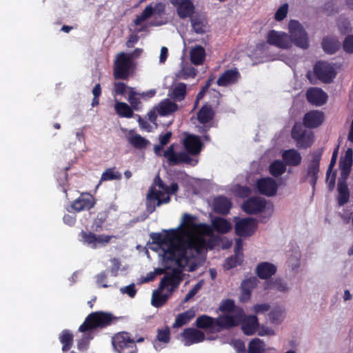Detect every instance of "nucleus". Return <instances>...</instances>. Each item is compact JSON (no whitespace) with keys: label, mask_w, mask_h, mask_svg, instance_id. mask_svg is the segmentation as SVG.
<instances>
[{"label":"nucleus","mask_w":353,"mask_h":353,"mask_svg":"<svg viewBox=\"0 0 353 353\" xmlns=\"http://www.w3.org/2000/svg\"><path fill=\"white\" fill-rule=\"evenodd\" d=\"M343 48L347 53H353V35H349L345 38Z\"/></svg>","instance_id":"57"},{"label":"nucleus","mask_w":353,"mask_h":353,"mask_svg":"<svg viewBox=\"0 0 353 353\" xmlns=\"http://www.w3.org/2000/svg\"><path fill=\"white\" fill-rule=\"evenodd\" d=\"M264 288L265 290L275 289L282 292H286L288 290L287 283L283 282L281 279L266 281Z\"/></svg>","instance_id":"42"},{"label":"nucleus","mask_w":353,"mask_h":353,"mask_svg":"<svg viewBox=\"0 0 353 353\" xmlns=\"http://www.w3.org/2000/svg\"><path fill=\"white\" fill-rule=\"evenodd\" d=\"M178 190L177 183H172L170 186H168L160 176L157 175L147 194L146 205L148 211L152 212L157 207L168 203L170 201V195L177 192Z\"/></svg>","instance_id":"2"},{"label":"nucleus","mask_w":353,"mask_h":353,"mask_svg":"<svg viewBox=\"0 0 353 353\" xmlns=\"http://www.w3.org/2000/svg\"><path fill=\"white\" fill-rule=\"evenodd\" d=\"M239 77V73L236 70H228L218 79L217 84L219 86H227L236 82Z\"/></svg>","instance_id":"31"},{"label":"nucleus","mask_w":353,"mask_h":353,"mask_svg":"<svg viewBox=\"0 0 353 353\" xmlns=\"http://www.w3.org/2000/svg\"><path fill=\"white\" fill-rule=\"evenodd\" d=\"M190 61L194 65L203 64L206 57L205 48L199 45L192 47L190 51Z\"/></svg>","instance_id":"30"},{"label":"nucleus","mask_w":353,"mask_h":353,"mask_svg":"<svg viewBox=\"0 0 353 353\" xmlns=\"http://www.w3.org/2000/svg\"><path fill=\"white\" fill-rule=\"evenodd\" d=\"M83 337L77 343V347L80 351H85L88 348L90 341L93 336L90 333L84 332Z\"/></svg>","instance_id":"53"},{"label":"nucleus","mask_w":353,"mask_h":353,"mask_svg":"<svg viewBox=\"0 0 353 353\" xmlns=\"http://www.w3.org/2000/svg\"><path fill=\"white\" fill-rule=\"evenodd\" d=\"M128 139L130 143L137 148H145L150 143L149 141L132 130L128 133Z\"/></svg>","instance_id":"37"},{"label":"nucleus","mask_w":353,"mask_h":353,"mask_svg":"<svg viewBox=\"0 0 353 353\" xmlns=\"http://www.w3.org/2000/svg\"><path fill=\"white\" fill-rule=\"evenodd\" d=\"M121 292L123 294H127L131 298L134 297L137 294V290L134 283L121 288Z\"/></svg>","instance_id":"60"},{"label":"nucleus","mask_w":353,"mask_h":353,"mask_svg":"<svg viewBox=\"0 0 353 353\" xmlns=\"http://www.w3.org/2000/svg\"><path fill=\"white\" fill-rule=\"evenodd\" d=\"M315 75L323 82H330L335 77L336 72L333 66L327 62L320 61L314 68Z\"/></svg>","instance_id":"17"},{"label":"nucleus","mask_w":353,"mask_h":353,"mask_svg":"<svg viewBox=\"0 0 353 353\" xmlns=\"http://www.w3.org/2000/svg\"><path fill=\"white\" fill-rule=\"evenodd\" d=\"M165 3L161 2L151 3L145 7L143 11L134 20V24L139 26L143 21L154 15L161 16L165 13Z\"/></svg>","instance_id":"14"},{"label":"nucleus","mask_w":353,"mask_h":353,"mask_svg":"<svg viewBox=\"0 0 353 353\" xmlns=\"http://www.w3.org/2000/svg\"><path fill=\"white\" fill-rule=\"evenodd\" d=\"M243 316V310H240L235 316L221 315L215 319L214 332H221L223 329H229L240 324Z\"/></svg>","instance_id":"10"},{"label":"nucleus","mask_w":353,"mask_h":353,"mask_svg":"<svg viewBox=\"0 0 353 353\" xmlns=\"http://www.w3.org/2000/svg\"><path fill=\"white\" fill-rule=\"evenodd\" d=\"M323 50L329 53L335 52L340 48V42L335 38H325L323 41Z\"/></svg>","instance_id":"43"},{"label":"nucleus","mask_w":353,"mask_h":353,"mask_svg":"<svg viewBox=\"0 0 353 353\" xmlns=\"http://www.w3.org/2000/svg\"><path fill=\"white\" fill-rule=\"evenodd\" d=\"M132 66L133 62L128 53L122 52L117 54L114 60V77L121 79H127Z\"/></svg>","instance_id":"7"},{"label":"nucleus","mask_w":353,"mask_h":353,"mask_svg":"<svg viewBox=\"0 0 353 353\" xmlns=\"http://www.w3.org/2000/svg\"><path fill=\"white\" fill-rule=\"evenodd\" d=\"M270 309V305L268 303L256 304L254 305V311L256 314L264 313Z\"/></svg>","instance_id":"61"},{"label":"nucleus","mask_w":353,"mask_h":353,"mask_svg":"<svg viewBox=\"0 0 353 353\" xmlns=\"http://www.w3.org/2000/svg\"><path fill=\"white\" fill-rule=\"evenodd\" d=\"M172 94L175 100H183L186 94V85L183 83H177L174 87Z\"/></svg>","instance_id":"49"},{"label":"nucleus","mask_w":353,"mask_h":353,"mask_svg":"<svg viewBox=\"0 0 353 353\" xmlns=\"http://www.w3.org/2000/svg\"><path fill=\"white\" fill-rule=\"evenodd\" d=\"M197 70L191 65H183L182 68L176 74L178 79H188L194 78Z\"/></svg>","instance_id":"45"},{"label":"nucleus","mask_w":353,"mask_h":353,"mask_svg":"<svg viewBox=\"0 0 353 353\" xmlns=\"http://www.w3.org/2000/svg\"><path fill=\"white\" fill-rule=\"evenodd\" d=\"M194 223H190L194 228V235L202 236L204 239V236H212L214 230L221 234H225L232 228V222H211L212 226L204 223L194 224Z\"/></svg>","instance_id":"4"},{"label":"nucleus","mask_w":353,"mask_h":353,"mask_svg":"<svg viewBox=\"0 0 353 353\" xmlns=\"http://www.w3.org/2000/svg\"><path fill=\"white\" fill-rule=\"evenodd\" d=\"M114 108L120 117L130 118L133 116L132 108L125 103L116 101Z\"/></svg>","instance_id":"41"},{"label":"nucleus","mask_w":353,"mask_h":353,"mask_svg":"<svg viewBox=\"0 0 353 353\" xmlns=\"http://www.w3.org/2000/svg\"><path fill=\"white\" fill-rule=\"evenodd\" d=\"M114 348L119 353H137V347L135 341L127 332H121L116 334L112 339Z\"/></svg>","instance_id":"5"},{"label":"nucleus","mask_w":353,"mask_h":353,"mask_svg":"<svg viewBox=\"0 0 353 353\" xmlns=\"http://www.w3.org/2000/svg\"><path fill=\"white\" fill-rule=\"evenodd\" d=\"M256 279L255 277L249 278L244 280L242 283L241 288L244 290H249L250 292L256 286Z\"/></svg>","instance_id":"58"},{"label":"nucleus","mask_w":353,"mask_h":353,"mask_svg":"<svg viewBox=\"0 0 353 353\" xmlns=\"http://www.w3.org/2000/svg\"><path fill=\"white\" fill-rule=\"evenodd\" d=\"M338 202L340 205H343L349 201V190L345 181L340 180L338 185Z\"/></svg>","instance_id":"38"},{"label":"nucleus","mask_w":353,"mask_h":353,"mask_svg":"<svg viewBox=\"0 0 353 353\" xmlns=\"http://www.w3.org/2000/svg\"><path fill=\"white\" fill-rule=\"evenodd\" d=\"M235 309V303L232 299H225L222 301L219 310L223 312H232Z\"/></svg>","instance_id":"54"},{"label":"nucleus","mask_w":353,"mask_h":353,"mask_svg":"<svg viewBox=\"0 0 353 353\" xmlns=\"http://www.w3.org/2000/svg\"><path fill=\"white\" fill-rule=\"evenodd\" d=\"M306 97L310 103L316 106L323 105L327 99L326 93L318 88H310L307 91Z\"/></svg>","instance_id":"23"},{"label":"nucleus","mask_w":353,"mask_h":353,"mask_svg":"<svg viewBox=\"0 0 353 353\" xmlns=\"http://www.w3.org/2000/svg\"><path fill=\"white\" fill-rule=\"evenodd\" d=\"M186 150L192 154H197L201 150V142L199 138L194 135H188L183 140Z\"/></svg>","instance_id":"29"},{"label":"nucleus","mask_w":353,"mask_h":353,"mask_svg":"<svg viewBox=\"0 0 353 353\" xmlns=\"http://www.w3.org/2000/svg\"><path fill=\"white\" fill-rule=\"evenodd\" d=\"M157 337L160 342L168 343L170 340V329L168 327L163 330L159 329Z\"/></svg>","instance_id":"55"},{"label":"nucleus","mask_w":353,"mask_h":353,"mask_svg":"<svg viewBox=\"0 0 353 353\" xmlns=\"http://www.w3.org/2000/svg\"><path fill=\"white\" fill-rule=\"evenodd\" d=\"M83 243L95 249L99 245H105L110 242L113 236L101 234L97 235L92 232L81 231L79 234Z\"/></svg>","instance_id":"12"},{"label":"nucleus","mask_w":353,"mask_h":353,"mask_svg":"<svg viewBox=\"0 0 353 353\" xmlns=\"http://www.w3.org/2000/svg\"><path fill=\"white\" fill-rule=\"evenodd\" d=\"M94 205V197L87 193L81 194L71 204V208L75 212L88 210Z\"/></svg>","instance_id":"21"},{"label":"nucleus","mask_w":353,"mask_h":353,"mask_svg":"<svg viewBox=\"0 0 353 353\" xmlns=\"http://www.w3.org/2000/svg\"><path fill=\"white\" fill-rule=\"evenodd\" d=\"M163 156L168 159L170 165H177L181 163L195 165L197 160L194 159L185 152L176 153L174 149V145H171L163 153Z\"/></svg>","instance_id":"8"},{"label":"nucleus","mask_w":353,"mask_h":353,"mask_svg":"<svg viewBox=\"0 0 353 353\" xmlns=\"http://www.w3.org/2000/svg\"><path fill=\"white\" fill-rule=\"evenodd\" d=\"M213 112L209 105H204L198 112L197 119L200 123H205L212 119Z\"/></svg>","instance_id":"48"},{"label":"nucleus","mask_w":353,"mask_h":353,"mask_svg":"<svg viewBox=\"0 0 353 353\" xmlns=\"http://www.w3.org/2000/svg\"><path fill=\"white\" fill-rule=\"evenodd\" d=\"M107 279V274L103 271L96 276V283L98 286L101 288H108L109 285L105 283Z\"/></svg>","instance_id":"59"},{"label":"nucleus","mask_w":353,"mask_h":353,"mask_svg":"<svg viewBox=\"0 0 353 353\" xmlns=\"http://www.w3.org/2000/svg\"><path fill=\"white\" fill-rule=\"evenodd\" d=\"M321 158V152L318 151L312 154L311 159L307 165L305 180L314 188L319 172V162Z\"/></svg>","instance_id":"13"},{"label":"nucleus","mask_w":353,"mask_h":353,"mask_svg":"<svg viewBox=\"0 0 353 353\" xmlns=\"http://www.w3.org/2000/svg\"><path fill=\"white\" fill-rule=\"evenodd\" d=\"M182 281L181 272L174 269L172 272L166 273L161 279L159 283V290H163L165 288L170 286V291L178 288Z\"/></svg>","instance_id":"19"},{"label":"nucleus","mask_w":353,"mask_h":353,"mask_svg":"<svg viewBox=\"0 0 353 353\" xmlns=\"http://www.w3.org/2000/svg\"><path fill=\"white\" fill-rule=\"evenodd\" d=\"M161 291L159 289L152 293L151 304L157 308L163 306L170 298V294H162Z\"/></svg>","instance_id":"36"},{"label":"nucleus","mask_w":353,"mask_h":353,"mask_svg":"<svg viewBox=\"0 0 353 353\" xmlns=\"http://www.w3.org/2000/svg\"><path fill=\"white\" fill-rule=\"evenodd\" d=\"M240 323H241V329L243 333L248 336L254 334L259 327V321L256 316L249 315L244 316L243 312Z\"/></svg>","instance_id":"24"},{"label":"nucleus","mask_w":353,"mask_h":353,"mask_svg":"<svg viewBox=\"0 0 353 353\" xmlns=\"http://www.w3.org/2000/svg\"><path fill=\"white\" fill-rule=\"evenodd\" d=\"M266 39L269 44L279 48L288 49L292 47V39L287 33L283 32L270 30L268 32Z\"/></svg>","instance_id":"11"},{"label":"nucleus","mask_w":353,"mask_h":353,"mask_svg":"<svg viewBox=\"0 0 353 353\" xmlns=\"http://www.w3.org/2000/svg\"><path fill=\"white\" fill-rule=\"evenodd\" d=\"M286 170V165L281 160L274 161L269 166V170L274 176H279L283 174Z\"/></svg>","instance_id":"44"},{"label":"nucleus","mask_w":353,"mask_h":353,"mask_svg":"<svg viewBox=\"0 0 353 353\" xmlns=\"http://www.w3.org/2000/svg\"><path fill=\"white\" fill-rule=\"evenodd\" d=\"M196 327L204 330H209L214 332L215 319L210 316L203 314L197 317L195 321Z\"/></svg>","instance_id":"34"},{"label":"nucleus","mask_w":353,"mask_h":353,"mask_svg":"<svg viewBox=\"0 0 353 353\" xmlns=\"http://www.w3.org/2000/svg\"><path fill=\"white\" fill-rule=\"evenodd\" d=\"M191 23L194 31L197 34H201L206 31L207 22L204 18L194 17L191 19Z\"/></svg>","instance_id":"47"},{"label":"nucleus","mask_w":353,"mask_h":353,"mask_svg":"<svg viewBox=\"0 0 353 353\" xmlns=\"http://www.w3.org/2000/svg\"><path fill=\"white\" fill-rule=\"evenodd\" d=\"M181 339L185 346L203 342L205 340V334L202 331L193 327L184 329L181 334Z\"/></svg>","instance_id":"18"},{"label":"nucleus","mask_w":353,"mask_h":353,"mask_svg":"<svg viewBox=\"0 0 353 353\" xmlns=\"http://www.w3.org/2000/svg\"><path fill=\"white\" fill-rule=\"evenodd\" d=\"M235 233L239 236H250L257 228L258 222H235Z\"/></svg>","instance_id":"28"},{"label":"nucleus","mask_w":353,"mask_h":353,"mask_svg":"<svg viewBox=\"0 0 353 353\" xmlns=\"http://www.w3.org/2000/svg\"><path fill=\"white\" fill-rule=\"evenodd\" d=\"M252 292L249 290L241 288L240 301L242 303L248 302L251 298Z\"/></svg>","instance_id":"62"},{"label":"nucleus","mask_w":353,"mask_h":353,"mask_svg":"<svg viewBox=\"0 0 353 353\" xmlns=\"http://www.w3.org/2000/svg\"><path fill=\"white\" fill-rule=\"evenodd\" d=\"M324 120L323 113L319 110H312L305 114L303 123L305 127L314 128L319 126Z\"/></svg>","instance_id":"27"},{"label":"nucleus","mask_w":353,"mask_h":353,"mask_svg":"<svg viewBox=\"0 0 353 353\" xmlns=\"http://www.w3.org/2000/svg\"><path fill=\"white\" fill-rule=\"evenodd\" d=\"M256 188L259 193L267 196H272L276 194L278 184L274 179L266 177L261 179L256 182Z\"/></svg>","instance_id":"20"},{"label":"nucleus","mask_w":353,"mask_h":353,"mask_svg":"<svg viewBox=\"0 0 353 353\" xmlns=\"http://www.w3.org/2000/svg\"><path fill=\"white\" fill-rule=\"evenodd\" d=\"M288 12V5L285 3L278 8L274 14L275 20L279 21L283 20L287 16Z\"/></svg>","instance_id":"56"},{"label":"nucleus","mask_w":353,"mask_h":353,"mask_svg":"<svg viewBox=\"0 0 353 353\" xmlns=\"http://www.w3.org/2000/svg\"><path fill=\"white\" fill-rule=\"evenodd\" d=\"M277 268L269 262L259 263L256 268V274L261 279L268 280L276 272Z\"/></svg>","instance_id":"26"},{"label":"nucleus","mask_w":353,"mask_h":353,"mask_svg":"<svg viewBox=\"0 0 353 353\" xmlns=\"http://www.w3.org/2000/svg\"><path fill=\"white\" fill-rule=\"evenodd\" d=\"M170 3L175 7L179 18L191 17L195 11L192 0H170Z\"/></svg>","instance_id":"16"},{"label":"nucleus","mask_w":353,"mask_h":353,"mask_svg":"<svg viewBox=\"0 0 353 353\" xmlns=\"http://www.w3.org/2000/svg\"><path fill=\"white\" fill-rule=\"evenodd\" d=\"M265 207V200L260 197L251 198L243 204V210L248 214H256Z\"/></svg>","instance_id":"22"},{"label":"nucleus","mask_w":353,"mask_h":353,"mask_svg":"<svg viewBox=\"0 0 353 353\" xmlns=\"http://www.w3.org/2000/svg\"><path fill=\"white\" fill-rule=\"evenodd\" d=\"M285 310L281 306L274 307L268 314L269 320L273 324H279L284 319Z\"/></svg>","instance_id":"40"},{"label":"nucleus","mask_w":353,"mask_h":353,"mask_svg":"<svg viewBox=\"0 0 353 353\" xmlns=\"http://www.w3.org/2000/svg\"><path fill=\"white\" fill-rule=\"evenodd\" d=\"M195 316V310L190 308L182 313L179 314L173 323L174 328L181 327L183 325L189 323Z\"/></svg>","instance_id":"33"},{"label":"nucleus","mask_w":353,"mask_h":353,"mask_svg":"<svg viewBox=\"0 0 353 353\" xmlns=\"http://www.w3.org/2000/svg\"><path fill=\"white\" fill-rule=\"evenodd\" d=\"M119 317L112 313L103 311L89 314L79 327L81 332H87L96 329H103L117 322Z\"/></svg>","instance_id":"3"},{"label":"nucleus","mask_w":353,"mask_h":353,"mask_svg":"<svg viewBox=\"0 0 353 353\" xmlns=\"http://www.w3.org/2000/svg\"><path fill=\"white\" fill-rule=\"evenodd\" d=\"M73 334L68 330H64L59 336L60 342L62 343V350L63 352L68 351L73 344Z\"/></svg>","instance_id":"39"},{"label":"nucleus","mask_w":353,"mask_h":353,"mask_svg":"<svg viewBox=\"0 0 353 353\" xmlns=\"http://www.w3.org/2000/svg\"><path fill=\"white\" fill-rule=\"evenodd\" d=\"M127 89V86L124 83L117 82L114 83V92L117 94H123Z\"/></svg>","instance_id":"64"},{"label":"nucleus","mask_w":353,"mask_h":353,"mask_svg":"<svg viewBox=\"0 0 353 353\" xmlns=\"http://www.w3.org/2000/svg\"><path fill=\"white\" fill-rule=\"evenodd\" d=\"M282 157L285 164L292 166L299 165L302 159L300 153L294 149L285 150L282 154Z\"/></svg>","instance_id":"32"},{"label":"nucleus","mask_w":353,"mask_h":353,"mask_svg":"<svg viewBox=\"0 0 353 353\" xmlns=\"http://www.w3.org/2000/svg\"><path fill=\"white\" fill-rule=\"evenodd\" d=\"M353 161V151L352 149L348 148L346 150L345 154L341 159L340 169H341V178L343 181H345L350 174L352 165Z\"/></svg>","instance_id":"25"},{"label":"nucleus","mask_w":353,"mask_h":353,"mask_svg":"<svg viewBox=\"0 0 353 353\" xmlns=\"http://www.w3.org/2000/svg\"><path fill=\"white\" fill-rule=\"evenodd\" d=\"M289 37L296 46L306 49L309 46L307 34L302 25L297 21L292 20L289 23Z\"/></svg>","instance_id":"6"},{"label":"nucleus","mask_w":353,"mask_h":353,"mask_svg":"<svg viewBox=\"0 0 353 353\" xmlns=\"http://www.w3.org/2000/svg\"><path fill=\"white\" fill-rule=\"evenodd\" d=\"M121 178V174L116 171L115 168H108L105 170L101 177L100 182L110 181V180H118Z\"/></svg>","instance_id":"51"},{"label":"nucleus","mask_w":353,"mask_h":353,"mask_svg":"<svg viewBox=\"0 0 353 353\" xmlns=\"http://www.w3.org/2000/svg\"><path fill=\"white\" fill-rule=\"evenodd\" d=\"M230 201L223 196L217 197L214 201V209L220 214H227L231 208Z\"/></svg>","instance_id":"35"},{"label":"nucleus","mask_w":353,"mask_h":353,"mask_svg":"<svg viewBox=\"0 0 353 353\" xmlns=\"http://www.w3.org/2000/svg\"><path fill=\"white\" fill-rule=\"evenodd\" d=\"M128 101L131 106L135 110H139L141 108V103L139 93L134 91L133 88H128Z\"/></svg>","instance_id":"46"},{"label":"nucleus","mask_w":353,"mask_h":353,"mask_svg":"<svg viewBox=\"0 0 353 353\" xmlns=\"http://www.w3.org/2000/svg\"><path fill=\"white\" fill-rule=\"evenodd\" d=\"M177 110L176 104L170 99H164L157 105L154 106L153 110L148 113L149 119L154 122L156 120L157 113L161 116L169 115Z\"/></svg>","instance_id":"15"},{"label":"nucleus","mask_w":353,"mask_h":353,"mask_svg":"<svg viewBox=\"0 0 353 353\" xmlns=\"http://www.w3.org/2000/svg\"><path fill=\"white\" fill-rule=\"evenodd\" d=\"M262 343L258 338L252 339L249 343L248 353H263Z\"/></svg>","instance_id":"52"},{"label":"nucleus","mask_w":353,"mask_h":353,"mask_svg":"<svg viewBox=\"0 0 353 353\" xmlns=\"http://www.w3.org/2000/svg\"><path fill=\"white\" fill-rule=\"evenodd\" d=\"M243 256L234 254L227 258L224 263V268L226 270H230L238 265H241Z\"/></svg>","instance_id":"50"},{"label":"nucleus","mask_w":353,"mask_h":353,"mask_svg":"<svg viewBox=\"0 0 353 353\" xmlns=\"http://www.w3.org/2000/svg\"><path fill=\"white\" fill-rule=\"evenodd\" d=\"M201 288V285L199 283H196L193 286V288L188 292V293L185 295L184 299V301H188L190 299H192L199 290Z\"/></svg>","instance_id":"63"},{"label":"nucleus","mask_w":353,"mask_h":353,"mask_svg":"<svg viewBox=\"0 0 353 353\" xmlns=\"http://www.w3.org/2000/svg\"><path fill=\"white\" fill-rule=\"evenodd\" d=\"M192 223L181 222L178 228L168 231L164 236L159 233L152 234L153 241L161 245L165 260L183 266V263L188 261V250L200 252L207 246L212 248L210 241L207 242L202 236L194 235V228L190 225Z\"/></svg>","instance_id":"1"},{"label":"nucleus","mask_w":353,"mask_h":353,"mask_svg":"<svg viewBox=\"0 0 353 353\" xmlns=\"http://www.w3.org/2000/svg\"><path fill=\"white\" fill-rule=\"evenodd\" d=\"M292 136L296 141V146L300 148H308L314 141L313 134L311 132H307L301 123L294 125Z\"/></svg>","instance_id":"9"}]
</instances>
